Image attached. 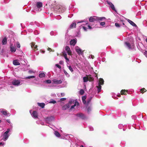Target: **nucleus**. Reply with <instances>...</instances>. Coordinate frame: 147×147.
<instances>
[{
	"label": "nucleus",
	"instance_id": "nucleus-17",
	"mask_svg": "<svg viewBox=\"0 0 147 147\" xmlns=\"http://www.w3.org/2000/svg\"><path fill=\"white\" fill-rule=\"evenodd\" d=\"M10 51L11 52H15L16 51L15 47L13 46V44L10 45Z\"/></svg>",
	"mask_w": 147,
	"mask_h": 147
},
{
	"label": "nucleus",
	"instance_id": "nucleus-4",
	"mask_svg": "<svg viewBox=\"0 0 147 147\" xmlns=\"http://www.w3.org/2000/svg\"><path fill=\"white\" fill-rule=\"evenodd\" d=\"M10 131V129L8 128L7 129V131H5L3 135V138L2 140L4 141H6L8 138L10 136V134L9 132Z\"/></svg>",
	"mask_w": 147,
	"mask_h": 147
},
{
	"label": "nucleus",
	"instance_id": "nucleus-28",
	"mask_svg": "<svg viewBox=\"0 0 147 147\" xmlns=\"http://www.w3.org/2000/svg\"><path fill=\"white\" fill-rule=\"evenodd\" d=\"M31 46L32 48H34V49H36L37 50L38 49H37V45H35V43H34L33 42L32 43V44H31Z\"/></svg>",
	"mask_w": 147,
	"mask_h": 147
},
{
	"label": "nucleus",
	"instance_id": "nucleus-26",
	"mask_svg": "<svg viewBox=\"0 0 147 147\" xmlns=\"http://www.w3.org/2000/svg\"><path fill=\"white\" fill-rule=\"evenodd\" d=\"M54 134L56 137L58 138H59L61 136L60 134L57 131H54Z\"/></svg>",
	"mask_w": 147,
	"mask_h": 147
},
{
	"label": "nucleus",
	"instance_id": "nucleus-34",
	"mask_svg": "<svg viewBox=\"0 0 147 147\" xmlns=\"http://www.w3.org/2000/svg\"><path fill=\"white\" fill-rule=\"evenodd\" d=\"M121 94H124L126 95L127 94V93H129L128 92H127V91H126V90H122L121 91Z\"/></svg>",
	"mask_w": 147,
	"mask_h": 147
},
{
	"label": "nucleus",
	"instance_id": "nucleus-41",
	"mask_svg": "<svg viewBox=\"0 0 147 147\" xmlns=\"http://www.w3.org/2000/svg\"><path fill=\"white\" fill-rule=\"evenodd\" d=\"M45 82L47 83V84H50L51 83V80H46Z\"/></svg>",
	"mask_w": 147,
	"mask_h": 147
},
{
	"label": "nucleus",
	"instance_id": "nucleus-53",
	"mask_svg": "<svg viewBox=\"0 0 147 147\" xmlns=\"http://www.w3.org/2000/svg\"><path fill=\"white\" fill-rule=\"evenodd\" d=\"M28 30L30 32H33V30L31 29H29Z\"/></svg>",
	"mask_w": 147,
	"mask_h": 147
},
{
	"label": "nucleus",
	"instance_id": "nucleus-55",
	"mask_svg": "<svg viewBox=\"0 0 147 147\" xmlns=\"http://www.w3.org/2000/svg\"><path fill=\"white\" fill-rule=\"evenodd\" d=\"M144 55L146 56V57H147V51H146L144 52Z\"/></svg>",
	"mask_w": 147,
	"mask_h": 147
},
{
	"label": "nucleus",
	"instance_id": "nucleus-56",
	"mask_svg": "<svg viewBox=\"0 0 147 147\" xmlns=\"http://www.w3.org/2000/svg\"><path fill=\"white\" fill-rule=\"evenodd\" d=\"M50 34L51 35H54V32L53 31H51V32H50Z\"/></svg>",
	"mask_w": 147,
	"mask_h": 147
},
{
	"label": "nucleus",
	"instance_id": "nucleus-32",
	"mask_svg": "<svg viewBox=\"0 0 147 147\" xmlns=\"http://www.w3.org/2000/svg\"><path fill=\"white\" fill-rule=\"evenodd\" d=\"M109 8L111 9L112 10L114 11L116 13H117V10L115 9L114 5L113 4Z\"/></svg>",
	"mask_w": 147,
	"mask_h": 147
},
{
	"label": "nucleus",
	"instance_id": "nucleus-23",
	"mask_svg": "<svg viewBox=\"0 0 147 147\" xmlns=\"http://www.w3.org/2000/svg\"><path fill=\"white\" fill-rule=\"evenodd\" d=\"M71 136L69 135H65V137L64 138H62L61 137V138H63V139H69V138H71L73 136L72 135H70Z\"/></svg>",
	"mask_w": 147,
	"mask_h": 147
},
{
	"label": "nucleus",
	"instance_id": "nucleus-57",
	"mask_svg": "<svg viewBox=\"0 0 147 147\" xmlns=\"http://www.w3.org/2000/svg\"><path fill=\"white\" fill-rule=\"evenodd\" d=\"M28 72L29 73H34V72L32 70H30L28 71Z\"/></svg>",
	"mask_w": 147,
	"mask_h": 147
},
{
	"label": "nucleus",
	"instance_id": "nucleus-30",
	"mask_svg": "<svg viewBox=\"0 0 147 147\" xmlns=\"http://www.w3.org/2000/svg\"><path fill=\"white\" fill-rule=\"evenodd\" d=\"M69 64H67V66L68 68V69L71 72H73L74 71V70L73 68L70 65H69Z\"/></svg>",
	"mask_w": 147,
	"mask_h": 147
},
{
	"label": "nucleus",
	"instance_id": "nucleus-12",
	"mask_svg": "<svg viewBox=\"0 0 147 147\" xmlns=\"http://www.w3.org/2000/svg\"><path fill=\"white\" fill-rule=\"evenodd\" d=\"M98 17L95 16H92L90 17L89 19V21L90 22H97Z\"/></svg>",
	"mask_w": 147,
	"mask_h": 147
},
{
	"label": "nucleus",
	"instance_id": "nucleus-9",
	"mask_svg": "<svg viewBox=\"0 0 147 147\" xmlns=\"http://www.w3.org/2000/svg\"><path fill=\"white\" fill-rule=\"evenodd\" d=\"M54 120V117L53 116H50L45 118V122L48 123L49 124L52 121Z\"/></svg>",
	"mask_w": 147,
	"mask_h": 147
},
{
	"label": "nucleus",
	"instance_id": "nucleus-25",
	"mask_svg": "<svg viewBox=\"0 0 147 147\" xmlns=\"http://www.w3.org/2000/svg\"><path fill=\"white\" fill-rule=\"evenodd\" d=\"M92 96H90L89 97L87 100L86 103L87 105H88L90 102L91 99H92Z\"/></svg>",
	"mask_w": 147,
	"mask_h": 147
},
{
	"label": "nucleus",
	"instance_id": "nucleus-51",
	"mask_svg": "<svg viewBox=\"0 0 147 147\" xmlns=\"http://www.w3.org/2000/svg\"><path fill=\"white\" fill-rule=\"evenodd\" d=\"M50 103H52L53 104H55L56 102V101L54 100H53L50 102Z\"/></svg>",
	"mask_w": 147,
	"mask_h": 147
},
{
	"label": "nucleus",
	"instance_id": "nucleus-13",
	"mask_svg": "<svg viewBox=\"0 0 147 147\" xmlns=\"http://www.w3.org/2000/svg\"><path fill=\"white\" fill-rule=\"evenodd\" d=\"M76 116L78 118L83 119H85L86 118L85 116L82 113H78L76 115Z\"/></svg>",
	"mask_w": 147,
	"mask_h": 147
},
{
	"label": "nucleus",
	"instance_id": "nucleus-61",
	"mask_svg": "<svg viewBox=\"0 0 147 147\" xmlns=\"http://www.w3.org/2000/svg\"><path fill=\"white\" fill-rule=\"evenodd\" d=\"M89 57L90 58H92V59H93L94 58V56L91 55Z\"/></svg>",
	"mask_w": 147,
	"mask_h": 147
},
{
	"label": "nucleus",
	"instance_id": "nucleus-45",
	"mask_svg": "<svg viewBox=\"0 0 147 147\" xmlns=\"http://www.w3.org/2000/svg\"><path fill=\"white\" fill-rule=\"evenodd\" d=\"M107 3L108 4V5H109V7H110L111 5H113V3H111V2L109 1L107 2Z\"/></svg>",
	"mask_w": 147,
	"mask_h": 147
},
{
	"label": "nucleus",
	"instance_id": "nucleus-22",
	"mask_svg": "<svg viewBox=\"0 0 147 147\" xmlns=\"http://www.w3.org/2000/svg\"><path fill=\"white\" fill-rule=\"evenodd\" d=\"M127 21L133 26H136V24L134 23L133 21L129 19H127Z\"/></svg>",
	"mask_w": 147,
	"mask_h": 147
},
{
	"label": "nucleus",
	"instance_id": "nucleus-50",
	"mask_svg": "<svg viewBox=\"0 0 147 147\" xmlns=\"http://www.w3.org/2000/svg\"><path fill=\"white\" fill-rule=\"evenodd\" d=\"M89 128L90 131H93L94 129L93 128L92 126H90Z\"/></svg>",
	"mask_w": 147,
	"mask_h": 147
},
{
	"label": "nucleus",
	"instance_id": "nucleus-16",
	"mask_svg": "<svg viewBox=\"0 0 147 147\" xmlns=\"http://www.w3.org/2000/svg\"><path fill=\"white\" fill-rule=\"evenodd\" d=\"M66 9V8L65 7L61 6L58 9V11L61 13H63L65 11Z\"/></svg>",
	"mask_w": 147,
	"mask_h": 147
},
{
	"label": "nucleus",
	"instance_id": "nucleus-2",
	"mask_svg": "<svg viewBox=\"0 0 147 147\" xmlns=\"http://www.w3.org/2000/svg\"><path fill=\"white\" fill-rule=\"evenodd\" d=\"M79 105V103L77 102H74V100L71 99L69 101L68 103L64 105L62 107V110H66L67 109L71 107L70 109L72 110L74 108L76 105Z\"/></svg>",
	"mask_w": 147,
	"mask_h": 147
},
{
	"label": "nucleus",
	"instance_id": "nucleus-10",
	"mask_svg": "<svg viewBox=\"0 0 147 147\" xmlns=\"http://www.w3.org/2000/svg\"><path fill=\"white\" fill-rule=\"evenodd\" d=\"M30 112L33 118L35 119L38 118V113L36 111H33L32 110H30Z\"/></svg>",
	"mask_w": 147,
	"mask_h": 147
},
{
	"label": "nucleus",
	"instance_id": "nucleus-21",
	"mask_svg": "<svg viewBox=\"0 0 147 147\" xmlns=\"http://www.w3.org/2000/svg\"><path fill=\"white\" fill-rule=\"evenodd\" d=\"M13 64L15 65H20V63L18 61V60H13Z\"/></svg>",
	"mask_w": 147,
	"mask_h": 147
},
{
	"label": "nucleus",
	"instance_id": "nucleus-49",
	"mask_svg": "<svg viewBox=\"0 0 147 147\" xmlns=\"http://www.w3.org/2000/svg\"><path fill=\"white\" fill-rule=\"evenodd\" d=\"M105 24V22H101L100 23V25L102 26H103Z\"/></svg>",
	"mask_w": 147,
	"mask_h": 147
},
{
	"label": "nucleus",
	"instance_id": "nucleus-62",
	"mask_svg": "<svg viewBox=\"0 0 147 147\" xmlns=\"http://www.w3.org/2000/svg\"><path fill=\"white\" fill-rule=\"evenodd\" d=\"M132 118L134 119H135L136 118V117L135 116H132Z\"/></svg>",
	"mask_w": 147,
	"mask_h": 147
},
{
	"label": "nucleus",
	"instance_id": "nucleus-42",
	"mask_svg": "<svg viewBox=\"0 0 147 147\" xmlns=\"http://www.w3.org/2000/svg\"><path fill=\"white\" fill-rule=\"evenodd\" d=\"M84 92V90L83 89H81L80 91V93L81 95H82Z\"/></svg>",
	"mask_w": 147,
	"mask_h": 147
},
{
	"label": "nucleus",
	"instance_id": "nucleus-43",
	"mask_svg": "<svg viewBox=\"0 0 147 147\" xmlns=\"http://www.w3.org/2000/svg\"><path fill=\"white\" fill-rule=\"evenodd\" d=\"M123 127V125L122 124H119L118 125V127L120 129H121Z\"/></svg>",
	"mask_w": 147,
	"mask_h": 147
},
{
	"label": "nucleus",
	"instance_id": "nucleus-64",
	"mask_svg": "<svg viewBox=\"0 0 147 147\" xmlns=\"http://www.w3.org/2000/svg\"><path fill=\"white\" fill-rule=\"evenodd\" d=\"M63 63V61H59V63L61 64H62Z\"/></svg>",
	"mask_w": 147,
	"mask_h": 147
},
{
	"label": "nucleus",
	"instance_id": "nucleus-24",
	"mask_svg": "<svg viewBox=\"0 0 147 147\" xmlns=\"http://www.w3.org/2000/svg\"><path fill=\"white\" fill-rule=\"evenodd\" d=\"M64 57L66 60V62L68 63L69 62V59L67 57V53L64 52L63 54Z\"/></svg>",
	"mask_w": 147,
	"mask_h": 147
},
{
	"label": "nucleus",
	"instance_id": "nucleus-36",
	"mask_svg": "<svg viewBox=\"0 0 147 147\" xmlns=\"http://www.w3.org/2000/svg\"><path fill=\"white\" fill-rule=\"evenodd\" d=\"M63 73L65 74V76H66L67 77L69 78V77L70 75H69V74L65 70H64V69L63 70Z\"/></svg>",
	"mask_w": 147,
	"mask_h": 147
},
{
	"label": "nucleus",
	"instance_id": "nucleus-54",
	"mask_svg": "<svg viewBox=\"0 0 147 147\" xmlns=\"http://www.w3.org/2000/svg\"><path fill=\"white\" fill-rule=\"evenodd\" d=\"M66 99V98H62L60 99V100L61 101H64Z\"/></svg>",
	"mask_w": 147,
	"mask_h": 147
},
{
	"label": "nucleus",
	"instance_id": "nucleus-6",
	"mask_svg": "<svg viewBox=\"0 0 147 147\" xmlns=\"http://www.w3.org/2000/svg\"><path fill=\"white\" fill-rule=\"evenodd\" d=\"M104 81L101 78L100 79L99 82L98 84V86H96L98 89V93L99 92L101 89V85H103L104 84Z\"/></svg>",
	"mask_w": 147,
	"mask_h": 147
},
{
	"label": "nucleus",
	"instance_id": "nucleus-19",
	"mask_svg": "<svg viewBox=\"0 0 147 147\" xmlns=\"http://www.w3.org/2000/svg\"><path fill=\"white\" fill-rule=\"evenodd\" d=\"M1 113L5 116H9L10 115V114L7 113V111L6 110H2L1 111Z\"/></svg>",
	"mask_w": 147,
	"mask_h": 147
},
{
	"label": "nucleus",
	"instance_id": "nucleus-59",
	"mask_svg": "<svg viewBox=\"0 0 147 147\" xmlns=\"http://www.w3.org/2000/svg\"><path fill=\"white\" fill-rule=\"evenodd\" d=\"M73 16V14H70L68 15V17L69 18H71Z\"/></svg>",
	"mask_w": 147,
	"mask_h": 147
},
{
	"label": "nucleus",
	"instance_id": "nucleus-5",
	"mask_svg": "<svg viewBox=\"0 0 147 147\" xmlns=\"http://www.w3.org/2000/svg\"><path fill=\"white\" fill-rule=\"evenodd\" d=\"M23 82V80H19L16 79L13 80L12 82V84L13 85L16 86H18L22 84Z\"/></svg>",
	"mask_w": 147,
	"mask_h": 147
},
{
	"label": "nucleus",
	"instance_id": "nucleus-7",
	"mask_svg": "<svg viewBox=\"0 0 147 147\" xmlns=\"http://www.w3.org/2000/svg\"><path fill=\"white\" fill-rule=\"evenodd\" d=\"M125 45L126 47L129 50H132L134 48V45L132 43L130 44L128 42H126L125 43Z\"/></svg>",
	"mask_w": 147,
	"mask_h": 147
},
{
	"label": "nucleus",
	"instance_id": "nucleus-52",
	"mask_svg": "<svg viewBox=\"0 0 147 147\" xmlns=\"http://www.w3.org/2000/svg\"><path fill=\"white\" fill-rule=\"evenodd\" d=\"M55 66L57 67H58V68H59V69H60L61 68V67L60 65H59V64H56L55 65Z\"/></svg>",
	"mask_w": 147,
	"mask_h": 147
},
{
	"label": "nucleus",
	"instance_id": "nucleus-1",
	"mask_svg": "<svg viewBox=\"0 0 147 147\" xmlns=\"http://www.w3.org/2000/svg\"><path fill=\"white\" fill-rule=\"evenodd\" d=\"M83 22H85V24L81 25V27H82L83 30L84 31H86L88 29H91L92 28L91 26H90V24H89L88 22L86 21H80L78 22L77 21L74 20L72 23L70 25L68 29V30H70L71 29H72L75 28L76 26V23H82Z\"/></svg>",
	"mask_w": 147,
	"mask_h": 147
},
{
	"label": "nucleus",
	"instance_id": "nucleus-46",
	"mask_svg": "<svg viewBox=\"0 0 147 147\" xmlns=\"http://www.w3.org/2000/svg\"><path fill=\"white\" fill-rule=\"evenodd\" d=\"M91 109H92V108L91 107H88L87 108V111H88V112L89 113V112H90L91 111Z\"/></svg>",
	"mask_w": 147,
	"mask_h": 147
},
{
	"label": "nucleus",
	"instance_id": "nucleus-31",
	"mask_svg": "<svg viewBox=\"0 0 147 147\" xmlns=\"http://www.w3.org/2000/svg\"><path fill=\"white\" fill-rule=\"evenodd\" d=\"M109 8L111 9L112 10L114 11L116 13H117V10L115 9L114 5L113 4Z\"/></svg>",
	"mask_w": 147,
	"mask_h": 147
},
{
	"label": "nucleus",
	"instance_id": "nucleus-14",
	"mask_svg": "<svg viewBox=\"0 0 147 147\" xmlns=\"http://www.w3.org/2000/svg\"><path fill=\"white\" fill-rule=\"evenodd\" d=\"M53 83L55 84H62L63 82L61 80H58L57 79H54L52 80Z\"/></svg>",
	"mask_w": 147,
	"mask_h": 147
},
{
	"label": "nucleus",
	"instance_id": "nucleus-47",
	"mask_svg": "<svg viewBox=\"0 0 147 147\" xmlns=\"http://www.w3.org/2000/svg\"><path fill=\"white\" fill-rule=\"evenodd\" d=\"M34 33L35 35H37L39 34V32L37 30H35L34 32Z\"/></svg>",
	"mask_w": 147,
	"mask_h": 147
},
{
	"label": "nucleus",
	"instance_id": "nucleus-18",
	"mask_svg": "<svg viewBox=\"0 0 147 147\" xmlns=\"http://www.w3.org/2000/svg\"><path fill=\"white\" fill-rule=\"evenodd\" d=\"M77 42L76 39H73L71 40L70 42V44L71 45L74 46Z\"/></svg>",
	"mask_w": 147,
	"mask_h": 147
},
{
	"label": "nucleus",
	"instance_id": "nucleus-48",
	"mask_svg": "<svg viewBox=\"0 0 147 147\" xmlns=\"http://www.w3.org/2000/svg\"><path fill=\"white\" fill-rule=\"evenodd\" d=\"M80 32H78L76 34V36H80Z\"/></svg>",
	"mask_w": 147,
	"mask_h": 147
},
{
	"label": "nucleus",
	"instance_id": "nucleus-37",
	"mask_svg": "<svg viewBox=\"0 0 147 147\" xmlns=\"http://www.w3.org/2000/svg\"><path fill=\"white\" fill-rule=\"evenodd\" d=\"M56 3V2L55 1L54 2V3H55L52 4L51 5H53V8H54L55 9H57L58 8V7H57V3Z\"/></svg>",
	"mask_w": 147,
	"mask_h": 147
},
{
	"label": "nucleus",
	"instance_id": "nucleus-39",
	"mask_svg": "<svg viewBox=\"0 0 147 147\" xmlns=\"http://www.w3.org/2000/svg\"><path fill=\"white\" fill-rule=\"evenodd\" d=\"M36 76H28L25 78V79H30L31 78H35Z\"/></svg>",
	"mask_w": 147,
	"mask_h": 147
},
{
	"label": "nucleus",
	"instance_id": "nucleus-44",
	"mask_svg": "<svg viewBox=\"0 0 147 147\" xmlns=\"http://www.w3.org/2000/svg\"><path fill=\"white\" fill-rule=\"evenodd\" d=\"M16 46L17 48H20V44L18 42H16Z\"/></svg>",
	"mask_w": 147,
	"mask_h": 147
},
{
	"label": "nucleus",
	"instance_id": "nucleus-35",
	"mask_svg": "<svg viewBox=\"0 0 147 147\" xmlns=\"http://www.w3.org/2000/svg\"><path fill=\"white\" fill-rule=\"evenodd\" d=\"M45 75L44 73H41L39 74L38 76L40 78H42L45 77Z\"/></svg>",
	"mask_w": 147,
	"mask_h": 147
},
{
	"label": "nucleus",
	"instance_id": "nucleus-11",
	"mask_svg": "<svg viewBox=\"0 0 147 147\" xmlns=\"http://www.w3.org/2000/svg\"><path fill=\"white\" fill-rule=\"evenodd\" d=\"M75 49L76 52L79 55H82L83 53V51L78 47L76 46L75 47Z\"/></svg>",
	"mask_w": 147,
	"mask_h": 147
},
{
	"label": "nucleus",
	"instance_id": "nucleus-63",
	"mask_svg": "<svg viewBox=\"0 0 147 147\" xmlns=\"http://www.w3.org/2000/svg\"><path fill=\"white\" fill-rule=\"evenodd\" d=\"M6 121L7 123L10 124L11 123V122L9 119H7Z\"/></svg>",
	"mask_w": 147,
	"mask_h": 147
},
{
	"label": "nucleus",
	"instance_id": "nucleus-33",
	"mask_svg": "<svg viewBox=\"0 0 147 147\" xmlns=\"http://www.w3.org/2000/svg\"><path fill=\"white\" fill-rule=\"evenodd\" d=\"M86 98V96H83L82 97V102L84 104H86V101L85 100Z\"/></svg>",
	"mask_w": 147,
	"mask_h": 147
},
{
	"label": "nucleus",
	"instance_id": "nucleus-60",
	"mask_svg": "<svg viewBox=\"0 0 147 147\" xmlns=\"http://www.w3.org/2000/svg\"><path fill=\"white\" fill-rule=\"evenodd\" d=\"M35 24L36 25V26H40V24H39L38 23H37L36 22H35Z\"/></svg>",
	"mask_w": 147,
	"mask_h": 147
},
{
	"label": "nucleus",
	"instance_id": "nucleus-29",
	"mask_svg": "<svg viewBox=\"0 0 147 147\" xmlns=\"http://www.w3.org/2000/svg\"><path fill=\"white\" fill-rule=\"evenodd\" d=\"M38 105L40 107L42 108H44L45 106V104L44 103H37Z\"/></svg>",
	"mask_w": 147,
	"mask_h": 147
},
{
	"label": "nucleus",
	"instance_id": "nucleus-27",
	"mask_svg": "<svg viewBox=\"0 0 147 147\" xmlns=\"http://www.w3.org/2000/svg\"><path fill=\"white\" fill-rule=\"evenodd\" d=\"M7 39L6 37H5L3 39L2 41V44L3 45H5L7 43Z\"/></svg>",
	"mask_w": 147,
	"mask_h": 147
},
{
	"label": "nucleus",
	"instance_id": "nucleus-58",
	"mask_svg": "<svg viewBox=\"0 0 147 147\" xmlns=\"http://www.w3.org/2000/svg\"><path fill=\"white\" fill-rule=\"evenodd\" d=\"M5 143L3 142H0V146L1 145H3L5 144Z\"/></svg>",
	"mask_w": 147,
	"mask_h": 147
},
{
	"label": "nucleus",
	"instance_id": "nucleus-40",
	"mask_svg": "<svg viewBox=\"0 0 147 147\" xmlns=\"http://www.w3.org/2000/svg\"><path fill=\"white\" fill-rule=\"evenodd\" d=\"M146 90L144 88L141 89L140 91L141 93H144V92H146Z\"/></svg>",
	"mask_w": 147,
	"mask_h": 147
},
{
	"label": "nucleus",
	"instance_id": "nucleus-3",
	"mask_svg": "<svg viewBox=\"0 0 147 147\" xmlns=\"http://www.w3.org/2000/svg\"><path fill=\"white\" fill-rule=\"evenodd\" d=\"M42 8V3L41 2H37L36 3L34 7L35 10L38 11H41Z\"/></svg>",
	"mask_w": 147,
	"mask_h": 147
},
{
	"label": "nucleus",
	"instance_id": "nucleus-8",
	"mask_svg": "<svg viewBox=\"0 0 147 147\" xmlns=\"http://www.w3.org/2000/svg\"><path fill=\"white\" fill-rule=\"evenodd\" d=\"M115 25L117 28H119L122 26L124 27H126L124 24V21L123 20H121L119 23H115Z\"/></svg>",
	"mask_w": 147,
	"mask_h": 147
},
{
	"label": "nucleus",
	"instance_id": "nucleus-20",
	"mask_svg": "<svg viewBox=\"0 0 147 147\" xmlns=\"http://www.w3.org/2000/svg\"><path fill=\"white\" fill-rule=\"evenodd\" d=\"M97 22H99L100 21H103L104 20H106V18L105 17H98V18H97Z\"/></svg>",
	"mask_w": 147,
	"mask_h": 147
},
{
	"label": "nucleus",
	"instance_id": "nucleus-38",
	"mask_svg": "<svg viewBox=\"0 0 147 147\" xmlns=\"http://www.w3.org/2000/svg\"><path fill=\"white\" fill-rule=\"evenodd\" d=\"M83 80L84 82H86L88 81V79L87 77H83Z\"/></svg>",
	"mask_w": 147,
	"mask_h": 147
},
{
	"label": "nucleus",
	"instance_id": "nucleus-15",
	"mask_svg": "<svg viewBox=\"0 0 147 147\" xmlns=\"http://www.w3.org/2000/svg\"><path fill=\"white\" fill-rule=\"evenodd\" d=\"M65 49L69 55H71V51L70 50V48L68 46H66L65 47Z\"/></svg>",
	"mask_w": 147,
	"mask_h": 147
}]
</instances>
